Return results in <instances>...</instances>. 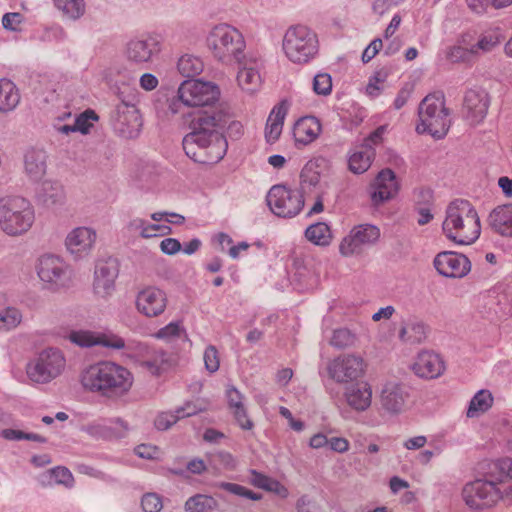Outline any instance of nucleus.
Wrapping results in <instances>:
<instances>
[{"label":"nucleus","mask_w":512,"mask_h":512,"mask_svg":"<svg viewBox=\"0 0 512 512\" xmlns=\"http://www.w3.org/2000/svg\"><path fill=\"white\" fill-rule=\"evenodd\" d=\"M190 116V132L182 141L186 155L201 164L219 162L228 147L223 133L229 119L228 108L223 104H219V108H199Z\"/></svg>","instance_id":"nucleus-1"},{"label":"nucleus","mask_w":512,"mask_h":512,"mask_svg":"<svg viewBox=\"0 0 512 512\" xmlns=\"http://www.w3.org/2000/svg\"><path fill=\"white\" fill-rule=\"evenodd\" d=\"M462 497L471 509L494 506L500 499L512 503V458L492 462L483 479L467 483Z\"/></svg>","instance_id":"nucleus-2"},{"label":"nucleus","mask_w":512,"mask_h":512,"mask_svg":"<svg viewBox=\"0 0 512 512\" xmlns=\"http://www.w3.org/2000/svg\"><path fill=\"white\" fill-rule=\"evenodd\" d=\"M80 383L87 392L116 399L131 389L133 376L128 369L119 364L100 361L81 371Z\"/></svg>","instance_id":"nucleus-3"},{"label":"nucleus","mask_w":512,"mask_h":512,"mask_svg":"<svg viewBox=\"0 0 512 512\" xmlns=\"http://www.w3.org/2000/svg\"><path fill=\"white\" fill-rule=\"evenodd\" d=\"M445 236L459 245H470L480 236L481 225L477 211L464 199L452 201L446 209L442 224Z\"/></svg>","instance_id":"nucleus-4"},{"label":"nucleus","mask_w":512,"mask_h":512,"mask_svg":"<svg viewBox=\"0 0 512 512\" xmlns=\"http://www.w3.org/2000/svg\"><path fill=\"white\" fill-rule=\"evenodd\" d=\"M213 56L224 64H242L246 42L242 33L228 24L214 26L207 36Z\"/></svg>","instance_id":"nucleus-5"},{"label":"nucleus","mask_w":512,"mask_h":512,"mask_svg":"<svg viewBox=\"0 0 512 512\" xmlns=\"http://www.w3.org/2000/svg\"><path fill=\"white\" fill-rule=\"evenodd\" d=\"M282 49L285 56L292 63L308 64L318 55V35L306 25H292L283 36Z\"/></svg>","instance_id":"nucleus-6"},{"label":"nucleus","mask_w":512,"mask_h":512,"mask_svg":"<svg viewBox=\"0 0 512 512\" xmlns=\"http://www.w3.org/2000/svg\"><path fill=\"white\" fill-rule=\"evenodd\" d=\"M418 115L420 123L416 126L417 133H429L435 139H442L447 135L451 119L443 96L427 95L419 104Z\"/></svg>","instance_id":"nucleus-7"},{"label":"nucleus","mask_w":512,"mask_h":512,"mask_svg":"<svg viewBox=\"0 0 512 512\" xmlns=\"http://www.w3.org/2000/svg\"><path fill=\"white\" fill-rule=\"evenodd\" d=\"M35 220L34 209L23 197H6L0 200V227L10 236L27 232Z\"/></svg>","instance_id":"nucleus-8"},{"label":"nucleus","mask_w":512,"mask_h":512,"mask_svg":"<svg viewBox=\"0 0 512 512\" xmlns=\"http://www.w3.org/2000/svg\"><path fill=\"white\" fill-rule=\"evenodd\" d=\"M178 99L181 103L191 107L219 108L214 106L220 96L218 86L211 82L201 80H185L178 88Z\"/></svg>","instance_id":"nucleus-9"},{"label":"nucleus","mask_w":512,"mask_h":512,"mask_svg":"<svg viewBox=\"0 0 512 512\" xmlns=\"http://www.w3.org/2000/svg\"><path fill=\"white\" fill-rule=\"evenodd\" d=\"M65 367V358L60 350H43L35 361L27 365V375L35 383H48L61 374Z\"/></svg>","instance_id":"nucleus-10"},{"label":"nucleus","mask_w":512,"mask_h":512,"mask_svg":"<svg viewBox=\"0 0 512 512\" xmlns=\"http://www.w3.org/2000/svg\"><path fill=\"white\" fill-rule=\"evenodd\" d=\"M267 205L278 217L292 218L304 207V197L298 190L285 185H274L266 196Z\"/></svg>","instance_id":"nucleus-11"},{"label":"nucleus","mask_w":512,"mask_h":512,"mask_svg":"<svg viewBox=\"0 0 512 512\" xmlns=\"http://www.w3.org/2000/svg\"><path fill=\"white\" fill-rule=\"evenodd\" d=\"M114 132L124 139H134L140 134L142 118L134 104L122 101L110 114Z\"/></svg>","instance_id":"nucleus-12"},{"label":"nucleus","mask_w":512,"mask_h":512,"mask_svg":"<svg viewBox=\"0 0 512 512\" xmlns=\"http://www.w3.org/2000/svg\"><path fill=\"white\" fill-rule=\"evenodd\" d=\"M367 363L357 354L340 355L327 365L329 377L337 383L357 382L366 372Z\"/></svg>","instance_id":"nucleus-13"},{"label":"nucleus","mask_w":512,"mask_h":512,"mask_svg":"<svg viewBox=\"0 0 512 512\" xmlns=\"http://www.w3.org/2000/svg\"><path fill=\"white\" fill-rule=\"evenodd\" d=\"M380 237L378 227L371 224H361L351 229L340 245L339 252L342 256L350 257L362 252L365 246L375 244Z\"/></svg>","instance_id":"nucleus-14"},{"label":"nucleus","mask_w":512,"mask_h":512,"mask_svg":"<svg viewBox=\"0 0 512 512\" xmlns=\"http://www.w3.org/2000/svg\"><path fill=\"white\" fill-rule=\"evenodd\" d=\"M437 272L448 278H462L471 270V262L467 256L453 251L438 253L433 261Z\"/></svg>","instance_id":"nucleus-15"},{"label":"nucleus","mask_w":512,"mask_h":512,"mask_svg":"<svg viewBox=\"0 0 512 512\" xmlns=\"http://www.w3.org/2000/svg\"><path fill=\"white\" fill-rule=\"evenodd\" d=\"M118 274L119 263L116 258L98 260L94 271V292L101 297L110 295L115 289Z\"/></svg>","instance_id":"nucleus-16"},{"label":"nucleus","mask_w":512,"mask_h":512,"mask_svg":"<svg viewBox=\"0 0 512 512\" xmlns=\"http://www.w3.org/2000/svg\"><path fill=\"white\" fill-rule=\"evenodd\" d=\"M167 302V296L163 290L155 286H147L137 293L135 304L140 314L153 318L165 311Z\"/></svg>","instance_id":"nucleus-17"},{"label":"nucleus","mask_w":512,"mask_h":512,"mask_svg":"<svg viewBox=\"0 0 512 512\" xmlns=\"http://www.w3.org/2000/svg\"><path fill=\"white\" fill-rule=\"evenodd\" d=\"M39 278L52 288L65 286L68 276L65 263L55 255H43L37 265Z\"/></svg>","instance_id":"nucleus-18"},{"label":"nucleus","mask_w":512,"mask_h":512,"mask_svg":"<svg viewBox=\"0 0 512 512\" xmlns=\"http://www.w3.org/2000/svg\"><path fill=\"white\" fill-rule=\"evenodd\" d=\"M490 97L482 88H472L464 96V116L472 125L481 123L487 115Z\"/></svg>","instance_id":"nucleus-19"},{"label":"nucleus","mask_w":512,"mask_h":512,"mask_svg":"<svg viewBox=\"0 0 512 512\" xmlns=\"http://www.w3.org/2000/svg\"><path fill=\"white\" fill-rule=\"evenodd\" d=\"M161 50L160 42L152 36L131 39L126 45V57L130 62L143 64L150 62Z\"/></svg>","instance_id":"nucleus-20"},{"label":"nucleus","mask_w":512,"mask_h":512,"mask_svg":"<svg viewBox=\"0 0 512 512\" xmlns=\"http://www.w3.org/2000/svg\"><path fill=\"white\" fill-rule=\"evenodd\" d=\"M96 241V232L89 227H77L68 233L65 239L67 250L76 259L87 256Z\"/></svg>","instance_id":"nucleus-21"},{"label":"nucleus","mask_w":512,"mask_h":512,"mask_svg":"<svg viewBox=\"0 0 512 512\" xmlns=\"http://www.w3.org/2000/svg\"><path fill=\"white\" fill-rule=\"evenodd\" d=\"M371 189V200L375 205L393 198L399 189L395 173L391 169H383L376 176Z\"/></svg>","instance_id":"nucleus-22"},{"label":"nucleus","mask_w":512,"mask_h":512,"mask_svg":"<svg viewBox=\"0 0 512 512\" xmlns=\"http://www.w3.org/2000/svg\"><path fill=\"white\" fill-rule=\"evenodd\" d=\"M408 397L409 393L405 385L396 382H388L381 390V406L391 414H398L403 410Z\"/></svg>","instance_id":"nucleus-23"},{"label":"nucleus","mask_w":512,"mask_h":512,"mask_svg":"<svg viewBox=\"0 0 512 512\" xmlns=\"http://www.w3.org/2000/svg\"><path fill=\"white\" fill-rule=\"evenodd\" d=\"M412 368L419 377L433 379L442 374L444 363L438 354L422 351L418 354Z\"/></svg>","instance_id":"nucleus-24"},{"label":"nucleus","mask_w":512,"mask_h":512,"mask_svg":"<svg viewBox=\"0 0 512 512\" xmlns=\"http://www.w3.org/2000/svg\"><path fill=\"white\" fill-rule=\"evenodd\" d=\"M348 405L356 411L367 410L372 402V389L367 382H356L345 390Z\"/></svg>","instance_id":"nucleus-25"},{"label":"nucleus","mask_w":512,"mask_h":512,"mask_svg":"<svg viewBox=\"0 0 512 512\" xmlns=\"http://www.w3.org/2000/svg\"><path fill=\"white\" fill-rule=\"evenodd\" d=\"M36 197L41 204L51 207L64 202L65 192L59 182L45 180L36 188Z\"/></svg>","instance_id":"nucleus-26"},{"label":"nucleus","mask_w":512,"mask_h":512,"mask_svg":"<svg viewBox=\"0 0 512 512\" xmlns=\"http://www.w3.org/2000/svg\"><path fill=\"white\" fill-rule=\"evenodd\" d=\"M491 228L502 236L512 237V204L496 207L488 217Z\"/></svg>","instance_id":"nucleus-27"},{"label":"nucleus","mask_w":512,"mask_h":512,"mask_svg":"<svg viewBox=\"0 0 512 512\" xmlns=\"http://www.w3.org/2000/svg\"><path fill=\"white\" fill-rule=\"evenodd\" d=\"M287 111L288 103L285 100L272 109L265 128V138L268 143H275L279 139Z\"/></svg>","instance_id":"nucleus-28"},{"label":"nucleus","mask_w":512,"mask_h":512,"mask_svg":"<svg viewBox=\"0 0 512 512\" xmlns=\"http://www.w3.org/2000/svg\"><path fill=\"white\" fill-rule=\"evenodd\" d=\"M321 123L314 116L300 118L294 125V137L297 142L309 144L321 133Z\"/></svg>","instance_id":"nucleus-29"},{"label":"nucleus","mask_w":512,"mask_h":512,"mask_svg":"<svg viewBox=\"0 0 512 512\" xmlns=\"http://www.w3.org/2000/svg\"><path fill=\"white\" fill-rule=\"evenodd\" d=\"M46 153L41 149H31L25 154L24 163L27 175L33 181L40 180L46 172Z\"/></svg>","instance_id":"nucleus-30"},{"label":"nucleus","mask_w":512,"mask_h":512,"mask_svg":"<svg viewBox=\"0 0 512 512\" xmlns=\"http://www.w3.org/2000/svg\"><path fill=\"white\" fill-rule=\"evenodd\" d=\"M374 157V148H369V146L357 148L348 159L349 170L355 174L364 173L371 166Z\"/></svg>","instance_id":"nucleus-31"},{"label":"nucleus","mask_w":512,"mask_h":512,"mask_svg":"<svg viewBox=\"0 0 512 512\" xmlns=\"http://www.w3.org/2000/svg\"><path fill=\"white\" fill-rule=\"evenodd\" d=\"M20 102V94L16 85L7 78L0 79V111L10 112Z\"/></svg>","instance_id":"nucleus-32"},{"label":"nucleus","mask_w":512,"mask_h":512,"mask_svg":"<svg viewBox=\"0 0 512 512\" xmlns=\"http://www.w3.org/2000/svg\"><path fill=\"white\" fill-rule=\"evenodd\" d=\"M428 331V327L422 321H410L401 328L399 337L410 344H420L427 338Z\"/></svg>","instance_id":"nucleus-33"},{"label":"nucleus","mask_w":512,"mask_h":512,"mask_svg":"<svg viewBox=\"0 0 512 512\" xmlns=\"http://www.w3.org/2000/svg\"><path fill=\"white\" fill-rule=\"evenodd\" d=\"M324 162V159L316 158L309 160L305 164L300 174L301 187L303 190H305L306 187H315L319 183L321 167Z\"/></svg>","instance_id":"nucleus-34"},{"label":"nucleus","mask_w":512,"mask_h":512,"mask_svg":"<svg viewBox=\"0 0 512 512\" xmlns=\"http://www.w3.org/2000/svg\"><path fill=\"white\" fill-rule=\"evenodd\" d=\"M218 501L210 495L195 494L184 505L186 512H212L218 508Z\"/></svg>","instance_id":"nucleus-35"},{"label":"nucleus","mask_w":512,"mask_h":512,"mask_svg":"<svg viewBox=\"0 0 512 512\" xmlns=\"http://www.w3.org/2000/svg\"><path fill=\"white\" fill-rule=\"evenodd\" d=\"M142 364L152 374L159 375L172 366L173 359L169 353L163 350H155Z\"/></svg>","instance_id":"nucleus-36"},{"label":"nucleus","mask_w":512,"mask_h":512,"mask_svg":"<svg viewBox=\"0 0 512 512\" xmlns=\"http://www.w3.org/2000/svg\"><path fill=\"white\" fill-rule=\"evenodd\" d=\"M39 480L42 485L63 484L71 486L73 475L66 467L58 466L42 473L39 476Z\"/></svg>","instance_id":"nucleus-37"},{"label":"nucleus","mask_w":512,"mask_h":512,"mask_svg":"<svg viewBox=\"0 0 512 512\" xmlns=\"http://www.w3.org/2000/svg\"><path fill=\"white\" fill-rule=\"evenodd\" d=\"M55 7L69 20H78L86 12L85 0H53Z\"/></svg>","instance_id":"nucleus-38"},{"label":"nucleus","mask_w":512,"mask_h":512,"mask_svg":"<svg viewBox=\"0 0 512 512\" xmlns=\"http://www.w3.org/2000/svg\"><path fill=\"white\" fill-rule=\"evenodd\" d=\"M237 81L242 90L248 93L256 92L261 86V76L252 67H243L237 74Z\"/></svg>","instance_id":"nucleus-39"},{"label":"nucleus","mask_w":512,"mask_h":512,"mask_svg":"<svg viewBox=\"0 0 512 512\" xmlns=\"http://www.w3.org/2000/svg\"><path fill=\"white\" fill-rule=\"evenodd\" d=\"M492 404V394L487 390H480L471 399L467 410V416L469 418L477 417L486 412Z\"/></svg>","instance_id":"nucleus-40"},{"label":"nucleus","mask_w":512,"mask_h":512,"mask_svg":"<svg viewBox=\"0 0 512 512\" xmlns=\"http://www.w3.org/2000/svg\"><path fill=\"white\" fill-rule=\"evenodd\" d=\"M305 236L310 242L320 246L329 245L332 239L330 227L324 222L310 225L305 231Z\"/></svg>","instance_id":"nucleus-41"},{"label":"nucleus","mask_w":512,"mask_h":512,"mask_svg":"<svg viewBox=\"0 0 512 512\" xmlns=\"http://www.w3.org/2000/svg\"><path fill=\"white\" fill-rule=\"evenodd\" d=\"M500 34L497 31H487L482 33L477 42L471 45L470 52L477 56L481 53L491 52L495 47L500 44Z\"/></svg>","instance_id":"nucleus-42"},{"label":"nucleus","mask_w":512,"mask_h":512,"mask_svg":"<svg viewBox=\"0 0 512 512\" xmlns=\"http://www.w3.org/2000/svg\"><path fill=\"white\" fill-rule=\"evenodd\" d=\"M179 72L185 77H193L203 71V61L193 55L182 56L177 63Z\"/></svg>","instance_id":"nucleus-43"},{"label":"nucleus","mask_w":512,"mask_h":512,"mask_svg":"<svg viewBox=\"0 0 512 512\" xmlns=\"http://www.w3.org/2000/svg\"><path fill=\"white\" fill-rule=\"evenodd\" d=\"M358 338L355 333L347 328H339L333 331L330 345L337 349H346L356 345Z\"/></svg>","instance_id":"nucleus-44"},{"label":"nucleus","mask_w":512,"mask_h":512,"mask_svg":"<svg viewBox=\"0 0 512 512\" xmlns=\"http://www.w3.org/2000/svg\"><path fill=\"white\" fill-rule=\"evenodd\" d=\"M214 486L219 489L225 490L233 495L244 497L254 501L260 500L262 498L261 494L255 493L252 490H249L246 487L236 483L217 482L215 483Z\"/></svg>","instance_id":"nucleus-45"},{"label":"nucleus","mask_w":512,"mask_h":512,"mask_svg":"<svg viewBox=\"0 0 512 512\" xmlns=\"http://www.w3.org/2000/svg\"><path fill=\"white\" fill-rule=\"evenodd\" d=\"M388 77L386 69L376 71L370 78L366 86V92L371 97H377L384 89V83Z\"/></svg>","instance_id":"nucleus-46"},{"label":"nucleus","mask_w":512,"mask_h":512,"mask_svg":"<svg viewBox=\"0 0 512 512\" xmlns=\"http://www.w3.org/2000/svg\"><path fill=\"white\" fill-rule=\"evenodd\" d=\"M22 315L16 308L0 310V329L10 330L21 322Z\"/></svg>","instance_id":"nucleus-47"},{"label":"nucleus","mask_w":512,"mask_h":512,"mask_svg":"<svg viewBox=\"0 0 512 512\" xmlns=\"http://www.w3.org/2000/svg\"><path fill=\"white\" fill-rule=\"evenodd\" d=\"M69 339L80 347L88 348L97 345L98 334L87 330L72 331L69 334Z\"/></svg>","instance_id":"nucleus-48"},{"label":"nucleus","mask_w":512,"mask_h":512,"mask_svg":"<svg viewBox=\"0 0 512 512\" xmlns=\"http://www.w3.org/2000/svg\"><path fill=\"white\" fill-rule=\"evenodd\" d=\"M98 115L91 109L85 110L83 113L78 115L74 121L77 132L82 134H88L92 127V121H97Z\"/></svg>","instance_id":"nucleus-49"},{"label":"nucleus","mask_w":512,"mask_h":512,"mask_svg":"<svg viewBox=\"0 0 512 512\" xmlns=\"http://www.w3.org/2000/svg\"><path fill=\"white\" fill-rule=\"evenodd\" d=\"M97 345L114 350H121L126 346L125 340L113 333H99Z\"/></svg>","instance_id":"nucleus-50"},{"label":"nucleus","mask_w":512,"mask_h":512,"mask_svg":"<svg viewBox=\"0 0 512 512\" xmlns=\"http://www.w3.org/2000/svg\"><path fill=\"white\" fill-rule=\"evenodd\" d=\"M313 90L318 95H329L332 90L331 76L327 73H319L313 79Z\"/></svg>","instance_id":"nucleus-51"},{"label":"nucleus","mask_w":512,"mask_h":512,"mask_svg":"<svg viewBox=\"0 0 512 512\" xmlns=\"http://www.w3.org/2000/svg\"><path fill=\"white\" fill-rule=\"evenodd\" d=\"M179 420L180 418L179 415L176 413V410L174 412H161L155 418L154 425L157 430L164 431L171 428Z\"/></svg>","instance_id":"nucleus-52"},{"label":"nucleus","mask_w":512,"mask_h":512,"mask_svg":"<svg viewBox=\"0 0 512 512\" xmlns=\"http://www.w3.org/2000/svg\"><path fill=\"white\" fill-rule=\"evenodd\" d=\"M141 506L144 512H159L162 507V499L157 493H146L141 500Z\"/></svg>","instance_id":"nucleus-53"},{"label":"nucleus","mask_w":512,"mask_h":512,"mask_svg":"<svg viewBox=\"0 0 512 512\" xmlns=\"http://www.w3.org/2000/svg\"><path fill=\"white\" fill-rule=\"evenodd\" d=\"M204 363L205 368L210 372L214 373L219 369V356L215 346L209 345L204 351Z\"/></svg>","instance_id":"nucleus-54"},{"label":"nucleus","mask_w":512,"mask_h":512,"mask_svg":"<svg viewBox=\"0 0 512 512\" xmlns=\"http://www.w3.org/2000/svg\"><path fill=\"white\" fill-rule=\"evenodd\" d=\"M234 419L239 427L243 430H252L254 427L253 421L249 418L246 407L237 406V408L231 409Z\"/></svg>","instance_id":"nucleus-55"},{"label":"nucleus","mask_w":512,"mask_h":512,"mask_svg":"<svg viewBox=\"0 0 512 512\" xmlns=\"http://www.w3.org/2000/svg\"><path fill=\"white\" fill-rule=\"evenodd\" d=\"M474 56V53L470 52V48L463 47L462 45H456L449 49L447 57L452 62H466Z\"/></svg>","instance_id":"nucleus-56"},{"label":"nucleus","mask_w":512,"mask_h":512,"mask_svg":"<svg viewBox=\"0 0 512 512\" xmlns=\"http://www.w3.org/2000/svg\"><path fill=\"white\" fill-rule=\"evenodd\" d=\"M182 329L179 323L171 322L165 327L158 330L156 337L159 339L171 340L174 337H179Z\"/></svg>","instance_id":"nucleus-57"},{"label":"nucleus","mask_w":512,"mask_h":512,"mask_svg":"<svg viewBox=\"0 0 512 512\" xmlns=\"http://www.w3.org/2000/svg\"><path fill=\"white\" fill-rule=\"evenodd\" d=\"M226 397L230 409L237 408V406H243L244 396L240 391L233 385H228L226 388Z\"/></svg>","instance_id":"nucleus-58"},{"label":"nucleus","mask_w":512,"mask_h":512,"mask_svg":"<svg viewBox=\"0 0 512 512\" xmlns=\"http://www.w3.org/2000/svg\"><path fill=\"white\" fill-rule=\"evenodd\" d=\"M156 232H160L161 235H167L171 233V227L160 224H147L143 231L140 232L141 237L150 238L156 236Z\"/></svg>","instance_id":"nucleus-59"},{"label":"nucleus","mask_w":512,"mask_h":512,"mask_svg":"<svg viewBox=\"0 0 512 512\" xmlns=\"http://www.w3.org/2000/svg\"><path fill=\"white\" fill-rule=\"evenodd\" d=\"M383 47L382 40L380 38L374 39L363 51L362 53V61L363 63H368L370 60H372L377 53L381 50Z\"/></svg>","instance_id":"nucleus-60"},{"label":"nucleus","mask_w":512,"mask_h":512,"mask_svg":"<svg viewBox=\"0 0 512 512\" xmlns=\"http://www.w3.org/2000/svg\"><path fill=\"white\" fill-rule=\"evenodd\" d=\"M271 477L264 475L256 470H250L249 483L257 488L266 490L269 483L271 482Z\"/></svg>","instance_id":"nucleus-61"},{"label":"nucleus","mask_w":512,"mask_h":512,"mask_svg":"<svg viewBox=\"0 0 512 512\" xmlns=\"http://www.w3.org/2000/svg\"><path fill=\"white\" fill-rule=\"evenodd\" d=\"M160 249L166 255H174L181 250V243L175 238H165L160 243Z\"/></svg>","instance_id":"nucleus-62"},{"label":"nucleus","mask_w":512,"mask_h":512,"mask_svg":"<svg viewBox=\"0 0 512 512\" xmlns=\"http://www.w3.org/2000/svg\"><path fill=\"white\" fill-rule=\"evenodd\" d=\"M404 0H375L373 10L378 15L382 16L385 12L393 7L398 6Z\"/></svg>","instance_id":"nucleus-63"},{"label":"nucleus","mask_w":512,"mask_h":512,"mask_svg":"<svg viewBox=\"0 0 512 512\" xmlns=\"http://www.w3.org/2000/svg\"><path fill=\"white\" fill-rule=\"evenodd\" d=\"M22 21V15L20 13H6L2 17V25L5 29L16 31V25Z\"/></svg>","instance_id":"nucleus-64"}]
</instances>
